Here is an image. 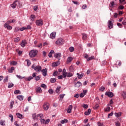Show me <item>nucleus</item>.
Masks as SVG:
<instances>
[{"instance_id": "obj_1", "label": "nucleus", "mask_w": 126, "mask_h": 126, "mask_svg": "<svg viewBox=\"0 0 126 126\" xmlns=\"http://www.w3.org/2000/svg\"><path fill=\"white\" fill-rule=\"evenodd\" d=\"M38 54V50H32L29 53L30 58H34L37 56Z\"/></svg>"}, {"instance_id": "obj_2", "label": "nucleus", "mask_w": 126, "mask_h": 126, "mask_svg": "<svg viewBox=\"0 0 126 126\" xmlns=\"http://www.w3.org/2000/svg\"><path fill=\"white\" fill-rule=\"evenodd\" d=\"M56 45L58 46H61V45H63V39L62 38H58L56 41Z\"/></svg>"}, {"instance_id": "obj_3", "label": "nucleus", "mask_w": 126, "mask_h": 126, "mask_svg": "<svg viewBox=\"0 0 126 126\" xmlns=\"http://www.w3.org/2000/svg\"><path fill=\"white\" fill-rule=\"evenodd\" d=\"M49 108H50V103L48 102H44L43 104V109L44 111H48Z\"/></svg>"}, {"instance_id": "obj_4", "label": "nucleus", "mask_w": 126, "mask_h": 126, "mask_svg": "<svg viewBox=\"0 0 126 126\" xmlns=\"http://www.w3.org/2000/svg\"><path fill=\"white\" fill-rule=\"evenodd\" d=\"M36 25L37 26H42L44 23L43 22V20L42 19L37 20L35 21Z\"/></svg>"}, {"instance_id": "obj_5", "label": "nucleus", "mask_w": 126, "mask_h": 126, "mask_svg": "<svg viewBox=\"0 0 126 126\" xmlns=\"http://www.w3.org/2000/svg\"><path fill=\"white\" fill-rule=\"evenodd\" d=\"M105 95H106V96H108V97H109L110 98H112V97H114V94L111 92H106Z\"/></svg>"}, {"instance_id": "obj_6", "label": "nucleus", "mask_w": 126, "mask_h": 126, "mask_svg": "<svg viewBox=\"0 0 126 126\" xmlns=\"http://www.w3.org/2000/svg\"><path fill=\"white\" fill-rule=\"evenodd\" d=\"M4 27H5V28H7L8 30H11V29H12V27L9 26V25L7 23L4 24Z\"/></svg>"}, {"instance_id": "obj_7", "label": "nucleus", "mask_w": 126, "mask_h": 126, "mask_svg": "<svg viewBox=\"0 0 126 126\" xmlns=\"http://www.w3.org/2000/svg\"><path fill=\"white\" fill-rule=\"evenodd\" d=\"M108 27L109 28V29H112V28H114V26L113 25V24H112L111 20L108 21Z\"/></svg>"}, {"instance_id": "obj_8", "label": "nucleus", "mask_w": 126, "mask_h": 126, "mask_svg": "<svg viewBox=\"0 0 126 126\" xmlns=\"http://www.w3.org/2000/svg\"><path fill=\"white\" fill-rule=\"evenodd\" d=\"M17 2H18V0H16L12 4H11V7L12 8H15L16 7V5H17Z\"/></svg>"}, {"instance_id": "obj_9", "label": "nucleus", "mask_w": 126, "mask_h": 126, "mask_svg": "<svg viewBox=\"0 0 126 126\" xmlns=\"http://www.w3.org/2000/svg\"><path fill=\"white\" fill-rule=\"evenodd\" d=\"M47 71H48V69H47V68L43 69L41 70V72H42V74H43V76H47Z\"/></svg>"}, {"instance_id": "obj_10", "label": "nucleus", "mask_w": 126, "mask_h": 126, "mask_svg": "<svg viewBox=\"0 0 126 126\" xmlns=\"http://www.w3.org/2000/svg\"><path fill=\"white\" fill-rule=\"evenodd\" d=\"M60 63H61L59 61L54 62V63H52V66H53V67H55V66H58V65H60Z\"/></svg>"}, {"instance_id": "obj_11", "label": "nucleus", "mask_w": 126, "mask_h": 126, "mask_svg": "<svg viewBox=\"0 0 126 126\" xmlns=\"http://www.w3.org/2000/svg\"><path fill=\"white\" fill-rule=\"evenodd\" d=\"M26 45H27V41L26 40H23L21 43V46L22 48H24Z\"/></svg>"}, {"instance_id": "obj_12", "label": "nucleus", "mask_w": 126, "mask_h": 126, "mask_svg": "<svg viewBox=\"0 0 126 126\" xmlns=\"http://www.w3.org/2000/svg\"><path fill=\"white\" fill-rule=\"evenodd\" d=\"M72 108H73L72 105H69L67 110V112L68 114H70V113H71V110H72Z\"/></svg>"}, {"instance_id": "obj_13", "label": "nucleus", "mask_w": 126, "mask_h": 126, "mask_svg": "<svg viewBox=\"0 0 126 126\" xmlns=\"http://www.w3.org/2000/svg\"><path fill=\"white\" fill-rule=\"evenodd\" d=\"M81 85H82V84L81 82L78 81L75 84V87H77V88H79V87H81Z\"/></svg>"}, {"instance_id": "obj_14", "label": "nucleus", "mask_w": 126, "mask_h": 126, "mask_svg": "<svg viewBox=\"0 0 126 126\" xmlns=\"http://www.w3.org/2000/svg\"><path fill=\"white\" fill-rule=\"evenodd\" d=\"M50 38H51V39H55V38H56V32H52L50 35Z\"/></svg>"}, {"instance_id": "obj_15", "label": "nucleus", "mask_w": 126, "mask_h": 126, "mask_svg": "<svg viewBox=\"0 0 126 126\" xmlns=\"http://www.w3.org/2000/svg\"><path fill=\"white\" fill-rule=\"evenodd\" d=\"M54 57L56 58V59H59L60 58L62 57V54L60 53H57L55 54L54 55Z\"/></svg>"}, {"instance_id": "obj_16", "label": "nucleus", "mask_w": 126, "mask_h": 126, "mask_svg": "<svg viewBox=\"0 0 126 126\" xmlns=\"http://www.w3.org/2000/svg\"><path fill=\"white\" fill-rule=\"evenodd\" d=\"M35 91L37 93H42V89L41 87H38L35 89Z\"/></svg>"}, {"instance_id": "obj_17", "label": "nucleus", "mask_w": 126, "mask_h": 126, "mask_svg": "<svg viewBox=\"0 0 126 126\" xmlns=\"http://www.w3.org/2000/svg\"><path fill=\"white\" fill-rule=\"evenodd\" d=\"M42 69V67H41V66H36L34 68V70H35V71H40V70H41Z\"/></svg>"}, {"instance_id": "obj_18", "label": "nucleus", "mask_w": 126, "mask_h": 126, "mask_svg": "<svg viewBox=\"0 0 126 126\" xmlns=\"http://www.w3.org/2000/svg\"><path fill=\"white\" fill-rule=\"evenodd\" d=\"M62 89V87L58 86L56 89V93L57 94H60V91H61V89Z\"/></svg>"}, {"instance_id": "obj_19", "label": "nucleus", "mask_w": 126, "mask_h": 126, "mask_svg": "<svg viewBox=\"0 0 126 126\" xmlns=\"http://www.w3.org/2000/svg\"><path fill=\"white\" fill-rule=\"evenodd\" d=\"M17 98L20 101H23V98H24V96L22 95H19L17 96Z\"/></svg>"}, {"instance_id": "obj_20", "label": "nucleus", "mask_w": 126, "mask_h": 126, "mask_svg": "<svg viewBox=\"0 0 126 126\" xmlns=\"http://www.w3.org/2000/svg\"><path fill=\"white\" fill-rule=\"evenodd\" d=\"M16 116L17 118H18L19 119H23L24 118L23 115H22L21 114L19 113H16Z\"/></svg>"}, {"instance_id": "obj_21", "label": "nucleus", "mask_w": 126, "mask_h": 126, "mask_svg": "<svg viewBox=\"0 0 126 126\" xmlns=\"http://www.w3.org/2000/svg\"><path fill=\"white\" fill-rule=\"evenodd\" d=\"M123 99H126V92L123 91L121 93Z\"/></svg>"}, {"instance_id": "obj_22", "label": "nucleus", "mask_w": 126, "mask_h": 126, "mask_svg": "<svg viewBox=\"0 0 126 126\" xmlns=\"http://www.w3.org/2000/svg\"><path fill=\"white\" fill-rule=\"evenodd\" d=\"M72 60H73V58H72V57H68L66 61L67 63H71Z\"/></svg>"}, {"instance_id": "obj_23", "label": "nucleus", "mask_w": 126, "mask_h": 126, "mask_svg": "<svg viewBox=\"0 0 126 126\" xmlns=\"http://www.w3.org/2000/svg\"><path fill=\"white\" fill-rule=\"evenodd\" d=\"M56 81H57V79L55 78H51L50 80V82H51V83H55V82H56Z\"/></svg>"}, {"instance_id": "obj_24", "label": "nucleus", "mask_w": 126, "mask_h": 126, "mask_svg": "<svg viewBox=\"0 0 126 126\" xmlns=\"http://www.w3.org/2000/svg\"><path fill=\"white\" fill-rule=\"evenodd\" d=\"M16 21L15 20H14V19H13V20H9L7 21V23L8 24H9V23H14L16 22Z\"/></svg>"}, {"instance_id": "obj_25", "label": "nucleus", "mask_w": 126, "mask_h": 126, "mask_svg": "<svg viewBox=\"0 0 126 126\" xmlns=\"http://www.w3.org/2000/svg\"><path fill=\"white\" fill-rule=\"evenodd\" d=\"M14 69H15L14 67H11V68L9 69L8 71L9 73H12V72H13V70H14Z\"/></svg>"}, {"instance_id": "obj_26", "label": "nucleus", "mask_w": 126, "mask_h": 126, "mask_svg": "<svg viewBox=\"0 0 126 126\" xmlns=\"http://www.w3.org/2000/svg\"><path fill=\"white\" fill-rule=\"evenodd\" d=\"M19 41H20V37H16L14 39V42H15V43H18Z\"/></svg>"}, {"instance_id": "obj_27", "label": "nucleus", "mask_w": 126, "mask_h": 126, "mask_svg": "<svg viewBox=\"0 0 126 126\" xmlns=\"http://www.w3.org/2000/svg\"><path fill=\"white\" fill-rule=\"evenodd\" d=\"M54 53H55V51L54 50H51L48 54V57H49V58H52V55H53V54H54Z\"/></svg>"}, {"instance_id": "obj_28", "label": "nucleus", "mask_w": 126, "mask_h": 126, "mask_svg": "<svg viewBox=\"0 0 126 126\" xmlns=\"http://www.w3.org/2000/svg\"><path fill=\"white\" fill-rule=\"evenodd\" d=\"M38 117H37V115H36L35 113H34L32 114V119L33 120H38Z\"/></svg>"}, {"instance_id": "obj_29", "label": "nucleus", "mask_w": 126, "mask_h": 126, "mask_svg": "<svg viewBox=\"0 0 126 126\" xmlns=\"http://www.w3.org/2000/svg\"><path fill=\"white\" fill-rule=\"evenodd\" d=\"M111 110V107L110 106H107L106 108H104L105 112H110Z\"/></svg>"}, {"instance_id": "obj_30", "label": "nucleus", "mask_w": 126, "mask_h": 126, "mask_svg": "<svg viewBox=\"0 0 126 126\" xmlns=\"http://www.w3.org/2000/svg\"><path fill=\"white\" fill-rule=\"evenodd\" d=\"M66 75H67V77H72V76H73V74L70 72H67Z\"/></svg>"}, {"instance_id": "obj_31", "label": "nucleus", "mask_w": 126, "mask_h": 126, "mask_svg": "<svg viewBox=\"0 0 126 126\" xmlns=\"http://www.w3.org/2000/svg\"><path fill=\"white\" fill-rule=\"evenodd\" d=\"M82 36L83 40H86V39L87 38V34L85 33H83Z\"/></svg>"}, {"instance_id": "obj_32", "label": "nucleus", "mask_w": 126, "mask_h": 126, "mask_svg": "<svg viewBox=\"0 0 126 126\" xmlns=\"http://www.w3.org/2000/svg\"><path fill=\"white\" fill-rule=\"evenodd\" d=\"M114 5H115V2L114 1H112L109 4V6L110 7L113 8L114 7Z\"/></svg>"}, {"instance_id": "obj_33", "label": "nucleus", "mask_w": 126, "mask_h": 126, "mask_svg": "<svg viewBox=\"0 0 126 126\" xmlns=\"http://www.w3.org/2000/svg\"><path fill=\"white\" fill-rule=\"evenodd\" d=\"M67 122H68V120H67V119H64L63 120L61 121V123L62 124H66V123H67Z\"/></svg>"}, {"instance_id": "obj_34", "label": "nucleus", "mask_w": 126, "mask_h": 126, "mask_svg": "<svg viewBox=\"0 0 126 126\" xmlns=\"http://www.w3.org/2000/svg\"><path fill=\"white\" fill-rule=\"evenodd\" d=\"M13 105H14V101H11L10 103V109H12V108H13Z\"/></svg>"}, {"instance_id": "obj_35", "label": "nucleus", "mask_w": 126, "mask_h": 126, "mask_svg": "<svg viewBox=\"0 0 126 126\" xmlns=\"http://www.w3.org/2000/svg\"><path fill=\"white\" fill-rule=\"evenodd\" d=\"M13 86H14V84L11 83H8V88H11V87H13Z\"/></svg>"}, {"instance_id": "obj_36", "label": "nucleus", "mask_w": 126, "mask_h": 126, "mask_svg": "<svg viewBox=\"0 0 126 126\" xmlns=\"http://www.w3.org/2000/svg\"><path fill=\"white\" fill-rule=\"evenodd\" d=\"M69 71H70L71 72H73V71H74V68H73V67L72 66V65H71V66H70L69 67Z\"/></svg>"}, {"instance_id": "obj_37", "label": "nucleus", "mask_w": 126, "mask_h": 126, "mask_svg": "<svg viewBox=\"0 0 126 126\" xmlns=\"http://www.w3.org/2000/svg\"><path fill=\"white\" fill-rule=\"evenodd\" d=\"M16 64H17V62L15 61H12L10 62L11 65H16Z\"/></svg>"}, {"instance_id": "obj_38", "label": "nucleus", "mask_w": 126, "mask_h": 126, "mask_svg": "<svg viewBox=\"0 0 126 126\" xmlns=\"http://www.w3.org/2000/svg\"><path fill=\"white\" fill-rule=\"evenodd\" d=\"M77 75H78V78L79 79H81V78H82V77H83V74L80 75L78 73H77Z\"/></svg>"}, {"instance_id": "obj_39", "label": "nucleus", "mask_w": 126, "mask_h": 126, "mask_svg": "<svg viewBox=\"0 0 126 126\" xmlns=\"http://www.w3.org/2000/svg\"><path fill=\"white\" fill-rule=\"evenodd\" d=\"M124 8H125V6H124V5H120L119 6L117 9L118 10H120V9L123 10Z\"/></svg>"}, {"instance_id": "obj_40", "label": "nucleus", "mask_w": 126, "mask_h": 126, "mask_svg": "<svg viewBox=\"0 0 126 126\" xmlns=\"http://www.w3.org/2000/svg\"><path fill=\"white\" fill-rule=\"evenodd\" d=\"M94 59H95L94 56H91V57L88 58L87 59V62H89V61H92V60H94Z\"/></svg>"}, {"instance_id": "obj_41", "label": "nucleus", "mask_w": 126, "mask_h": 126, "mask_svg": "<svg viewBox=\"0 0 126 126\" xmlns=\"http://www.w3.org/2000/svg\"><path fill=\"white\" fill-rule=\"evenodd\" d=\"M37 117H39L41 119H43V118H44V114L42 113L37 114Z\"/></svg>"}, {"instance_id": "obj_42", "label": "nucleus", "mask_w": 126, "mask_h": 126, "mask_svg": "<svg viewBox=\"0 0 126 126\" xmlns=\"http://www.w3.org/2000/svg\"><path fill=\"white\" fill-rule=\"evenodd\" d=\"M33 79V77L30 76L28 78H26V80H27L28 81H30V80Z\"/></svg>"}, {"instance_id": "obj_43", "label": "nucleus", "mask_w": 126, "mask_h": 126, "mask_svg": "<svg viewBox=\"0 0 126 126\" xmlns=\"http://www.w3.org/2000/svg\"><path fill=\"white\" fill-rule=\"evenodd\" d=\"M17 3L18 4L19 8H21V7H22V4L20 3V2H19L18 0V2H17Z\"/></svg>"}, {"instance_id": "obj_44", "label": "nucleus", "mask_w": 126, "mask_h": 126, "mask_svg": "<svg viewBox=\"0 0 126 126\" xmlns=\"http://www.w3.org/2000/svg\"><path fill=\"white\" fill-rule=\"evenodd\" d=\"M105 89V87L102 86L100 88L99 91H101L102 92H103V91H104Z\"/></svg>"}, {"instance_id": "obj_45", "label": "nucleus", "mask_w": 126, "mask_h": 126, "mask_svg": "<svg viewBox=\"0 0 126 126\" xmlns=\"http://www.w3.org/2000/svg\"><path fill=\"white\" fill-rule=\"evenodd\" d=\"M26 62L27 63L28 66H29L30 65V64H31V62L29 60H27Z\"/></svg>"}, {"instance_id": "obj_46", "label": "nucleus", "mask_w": 126, "mask_h": 126, "mask_svg": "<svg viewBox=\"0 0 126 126\" xmlns=\"http://www.w3.org/2000/svg\"><path fill=\"white\" fill-rule=\"evenodd\" d=\"M20 91L19 90H16L14 91V94H20Z\"/></svg>"}, {"instance_id": "obj_47", "label": "nucleus", "mask_w": 126, "mask_h": 126, "mask_svg": "<svg viewBox=\"0 0 126 126\" xmlns=\"http://www.w3.org/2000/svg\"><path fill=\"white\" fill-rule=\"evenodd\" d=\"M34 18H35V15H32L31 16V20H32V21H34Z\"/></svg>"}, {"instance_id": "obj_48", "label": "nucleus", "mask_w": 126, "mask_h": 126, "mask_svg": "<svg viewBox=\"0 0 126 126\" xmlns=\"http://www.w3.org/2000/svg\"><path fill=\"white\" fill-rule=\"evenodd\" d=\"M40 87H42V88L46 89V88H47V86H46L45 84H42L41 85Z\"/></svg>"}, {"instance_id": "obj_49", "label": "nucleus", "mask_w": 126, "mask_h": 126, "mask_svg": "<svg viewBox=\"0 0 126 126\" xmlns=\"http://www.w3.org/2000/svg\"><path fill=\"white\" fill-rule=\"evenodd\" d=\"M48 93L49 94H53V93H54V91H53V89H50L48 90Z\"/></svg>"}, {"instance_id": "obj_50", "label": "nucleus", "mask_w": 126, "mask_h": 126, "mask_svg": "<svg viewBox=\"0 0 126 126\" xmlns=\"http://www.w3.org/2000/svg\"><path fill=\"white\" fill-rule=\"evenodd\" d=\"M20 30V29H19V28L18 27H16L15 28L14 32L16 33V32H18V31Z\"/></svg>"}, {"instance_id": "obj_51", "label": "nucleus", "mask_w": 126, "mask_h": 126, "mask_svg": "<svg viewBox=\"0 0 126 126\" xmlns=\"http://www.w3.org/2000/svg\"><path fill=\"white\" fill-rule=\"evenodd\" d=\"M115 115L116 117H117V118H119V117H121V116H122V114H121V113H115Z\"/></svg>"}, {"instance_id": "obj_52", "label": "nucleus", "mask_w": 126, "mask_h": 126, "mask_svg": "<svg viewBox=\"0 0 126 126\" xmlns=\"http://www.w3.org/2000/svg\"><path fill=\"white\" fill-rule=\"evenodd\" d=\"M69 50L70 52L71 53L73 52V51H74V48H73V47H69Z\"/></svg>"}, {"instance_id": "obj_53", "label": "nucleus", "mask_w": 126, "mask_h": 126, "mask_svg": "<svg viewBox=\"0 0 126 126\" xmlns=\"http://www.w3.org/2000/svg\"><path fill=\"white\" fill-rule=\"evenodd\" d=\"M40 78H41V76H36L35 80H36V81H38V80H40Z\"/></svg>"}, {"instance_id": "obj_54", "label": "nucleus", "mask_w": 126, "mask_h": 126, "mask_svg": "<svg viewBox=\"0 0 126 126\" xmlns=\"http://www.w3.org/2000/svg\"><path fill=\"white\" fill-rule=\"evenodd\" d=\"M53 76H57L58 75V71H55L53 73Z\"/></svg>"}, {"instance_id": "obj_55", "label": "nucleus", "mask_w": 126, "mask_h": 126, "mask_svg": "<svg viewBox=\"0 0 126 126\" xmlns=\"http://www.w3.org/2000/svg\"><path fill=\"white\" fill-rule=\"evenodd\" d=\"M9 118H11V121L13 122V116L12 114L9 115Z\"/></svg>"}, {"instance_id": "obj_56", "label": "nucleus", "mask_w": 126, "mask_h": 126, "mask_svg": "<svg viewBox=\"0 0 126 126\" xmlns=\"http://www.w3.org/2000/svg\"><path fill=\"white\" fill-rule=\"evenodd\" d=\"M98 108H99V105L97 104L94 107V110H97V109H98Z\"/></svg>"}, {"instance_id": "obj_57", "label": "nucleus", "mask_w": 126, "mask_h": 126, "mask_svg": "<svg viewBox=\"0 0 126 126\" xmlns=\"http://www.w3.org/2000/svg\"><path fill=\"white\" fill-rule=\"evenodd\" d=\"M0 124L1 126H5V124H4V121H0Z\"/></svg>"}, {"instance_id": "obj_58", "label": "nucleus", "mask_w": 126, "mask_h": 126, "mask_svg": "<svg viewBox=\"0 0 126 126\" xmlns=\"http://www.w3.org/2000/svg\"><path fill=\"white\" fill-rule=\"evenodd\" d=\"M42 46H43V44L40 43L39 45H36L35 47H36V48H42Z\"/></svg>"}, {"instance_id": "obj_59", "label": "nucleus", "mask_w": 126, "mask_h": 126, "mask_svg": "<svg viewBox=\"0 0 126 126\" xmlns=\"http://www.w3.org/2000/svg\"><path fill=\"white\" fill-rule=\"evenodd\" d=\"M117 26H118L120 28H123V25L120 23H117Z\"/></svg>"}, {"instance_id": "obj_60", "label": "nucleus", "mask_w": 126, "mask_h": 126, "mask_svg": "<svg viewBox=\"0 0 126 126\" xmlns=\"http://www.w3.org/2000/svg\"><path fill=\"white\" fill-rule=\"evenodd\" d=\"M50 123V120L49 119H47L46 121H45V125H47V124H49Z\"/></svg>"}, {"instance_id": "obj_61", "label": "nucleus", "mask_w": 126, "mask_h": 126, "mask_svg": "<svg viewBox=\"0 0 126 126\" xmlns=\"http://www.w3.org/2000/svg\"><path fill=\"white\" fill-rule=\"evenodd\" d=\"M115 126H121V123L119 122H117L115 123Z\"/></svg>"}, {"instance_id": "obj_62", "label": "nucleus", "mask_w": 126, "mask_h": 126, "mask_svg": "<svg viewBox=\"0 0 126 126\" xmlns=\"http://www.w3.org/2000/svg\"><path fill=\"white\" fill-rule=\"evenodd\" d=\"M63 78H66V77H67L66 73H63Z\"/></svg>"}, {"instance_id": "obj_63", "label": "nucleus", "mask_w": 126, "mask_h": 126, "mask_svg": "<svg viewBox=\"0 0 126 126\" xmlns=\"http://www.w3.org/2000/svg\"><path fill=\"white\" fill-rule=\"evenodd\" d=\"M40 122H41V124H45V119H41L40 120Z\"/></svg>"}, {"instance_id": "obj_64", "label": "nucleus", "mask_w": 126, "mask_h": 126, "mask_svg": "<svg viewBox=\"0 0 126 126\" xmlns=\"http://www.w3.org/2000/svg\"><path fill=\"white\" fill-rule=\"evenodd\" d=\"M97 126H104V125L103 124V123H101L100 122H98L97 123Z\"/></svg>"}]
</instances>
